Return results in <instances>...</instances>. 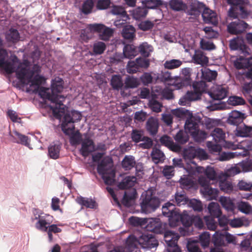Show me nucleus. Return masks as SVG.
<instances>
[{"label":"nucleus","instance_id":"1","mask_svg":"<svg viewBox=\"0 0 252 252\" xmlns=\"http://www.w3.org/2000/svg\"><path fill=\"white\" fill-rule=\"evenodd\" d=\"M14 64V70L11 74L15 72L16 78L22 85H29L34 88V91H37L40 85L45 82L44 77L39 74L41 72L39 65L34 64L31 68L28 62L25 61L22 63L19 59Z\"/></svg>","mask_w":252,"mask_h":252},{"label":"nucleus","instance_id":"2","mask_svg":"<svg viewBox=\"0 0 252 252\" xmlns=\"http://www.w3.org/2000/svg\"><path fill=\"white\" fill-rule=\"evenodd\" d=\"M146 228L148 231L156 234H164V240L167 252H181L177 245L180 235L167 230L168 224L162 222L158 218H151L146 222Z\"/></svg>","mask_w":252,"mask_h":252},{"label":"nucleus","instance_id":"3","mask_svg":"<svg viewBox=\"0 0 252 252\" xmlns=\"http://www.w3.org/2000/svg\"><path fill=\"white\" fill-rule=\"evenodd\" d=\"M81 117V113L75 110L65 112L62 117V129L66 135H70L69 142L72 146L79 144L82 141L81 134L78 130L74 131V123L80 121Z\"/></svg>","mask_w":252,"mask_h":252},{"label":"nucleus","instance_id":"4","mask_svg":"<svg viewBox=\"0 0 252 252\" xmlns=\"http://www.w3.org/2000/svg\"><path fill=\"white\" fill-rule=\"evenodd\" d=\"M37 91L38 94L43 99H48L52 103L50 105L54 117L61 120L62 117L66 112L67 107L63 104L66 97L63 95L53 94L49 88L40 87Z\"/></svg>","mask_w":252,"mask_h":252},{"label":"nucleus","instance_id":"5","mask_svg":"<svg viewBox=\"0 0 252 252\" xmlns=\"http://www.w3.org/2000/svg\"><path fill=\"white\" fill-rule=\"evenodd\" d=\"M141 199V210L146 214L153 212L159 207V199L150 191H146L143 193Z\"/></svg>","mask_w":252,"mask_h":252},{"label":"nucleus","instance_id":"6","mask_svg":"<svg viewBox=\"0 0 252 252\" xmlns=\"http://www.w3.org/2000/svg\"><path fill=\"white\" fill-rule=\"evenodd\" d=\"M53 220V217L52 216L42 213L37 209L33 210L32 221L34 223V226L37 230L44 232L47 231Z\"/></svg>","mask_w":252,"mask_h":252},{"label":"nucleus","instance_id":"7","mask_svg":"<svg viewBox=\"0 0 252 252\" xmlns=\"http://www.w3.org/2000/svg\"><path fill=\"white\" fill-rule=\"evenodd\" d=\"M3 42L0 37V67L2 68L6 74H10L13 71L14 63L18 61V57L15 55H12L10 60H6L8 53L6 50L2 48Z\"/></svg>","mask_w":252,"mask_h":252},{"label":"nucleus","instance_id":"8","mask_svg":"<svg viewBox=\"0 0 252 252\" xmlns=\"http://www.w3.org/2000/svg\"><path fill=\"white\" fill-rule=\"evenodd\" d=\"M198 182L201 186L200 191L206 200L217 199L219 192L218 189L211 187L210 183H207L204 177H199Z\"/></svg>","mask_w":252,"mask_h":252},{"label":"nucleus","instance_id":"9","mask_svg":"<svg viewBox=\"0 0 252 252\" xmlns=\"http://www.w3.org/2000/svg\"><path fill=\"white\" fill-rule=\"evenodd\" d=\"M248 27V24L244 21L236 19L227 25V30L231 34H238L245 32Z\"/></svg>","mask_w":252,"mask_h":252},{"label":"nucleus","instance_id":"10","mask_svg":"<svg viewBox=\"0 0 252 252\" xmlns=\"http://www.w3.org/2000/svg\"><path fill=\"white\" fill-rule=\"evenodd\" d=\"M227 90L222 85H215L208 92V94L214 100H220L227 97Z\"/></svg>","mask_w":252,"mask_h":252},{"label":"nucleus","instance_id":"11","mask_svg":"<svg viewBox=\"0 0 252 252\" xmlns=\"http://www.w3.org/2000/svg\"><path fill=\"white\" fill-rule=\"evenodd\" d=\"M90 28L92 30L99 33V38L102 40H108L113 33L112 29L107 28L102 24L91 25Z\"/></svg>","mask_w":252,"mask_h":252},{"label":"nucleus","instance_id":"12","mask_svg":"<svg viewBox=\"0 0 252 252\" xmlns=\"http://www.w3.org/2000/svg\"><path fill=\"white\" fill-rule=\"evenodd\" d=\"M201 123V119L198 116H191L189 119L186 120L185 125V128L186 130L192 135L197 129L199 128Z\"/></svg>","mask_w":252,"mask_h":252},{"label":"nucleus","instance_id":"13","mask_svg":"<svg viewBox=\"0 0 252 252\" xmlns=\"http://www.w3.org/2000/svg\"><path fill=\"white\" fill-rule=\"evenodd\" d=\"M13 134L14 135L12 134L10 132L9 133V135L13 142L24 145L30 149H32L30 145L31 140L28 136L16 130L13 131Z\"/></svg>","mask_w":252,"mask_h":252},{"label":"nucleus","instance_id":"14","mask_svg":"<svg viewBox=\"0 0 252 252\" xmlns=\"http://www.w3.org/2000/svg\"><path fill=\"white\" fill-rule=\"evenodd\" d=\"M95 151V146L93 140L88 137L82 140L80 152L83 157H87L90 153Z\"/></svg>","mask_w":252,"mask_h":252},{"label":"nucleus","instance_id":"15","mask_svg":"<svg viewBox=\"0 0 252 252\" xmlns=\"http://www.w3.org/2000/svg\"><path fill=\"white\" fill-rule=\"evenodd\" d=\"M119 182L117 185L120 189H125L134 186L136 179L133 176H127L121 175L118 179Z\"/></svg>","mask_w":252,"mask_h":252},{"label":"nucleus","instance_id":"16","mask_svg":"<svg viewBox=\"0 0 252 252\" xmlns=\"http://www.w3.org/2000/svg\"><path fill=\"white\" fill-rule=\"evenodd\" d=\"M206 8L203 2L194 0L190 3L189 8L186 12L188 15L197 16L202 13Z\"/></svg>","mask_w":252,"mask_h":252},{"label":"nucleus","instance_id":"17","mask_svg":"<svg viewBox=\"0 0 252 252\" xmlns=\"http://www.w3.org/2000/svg\"><path fill=\"white\" fill-rule=\"evenodd\" d=\"M229 48L232 50H240L244 54H249V49L244 44V40L240 38H234L230 40Z\"/></svg>","mask_w":252,"mask_h":252},{"label":"nucleus","instance_id":"18","mask_svg":"<svg viewBox=\"0 0 252 252\" xmlns=\"http://www.w3.org/2000/svg\"><path fill=\"white\" fill-rule=\"evenodd\" d=\"M245 114L238 111L234 110L229 113L227 123L231 125L239 126L243 122L245 119Z\"/></svg>","mask_w":252,"mask_h":252},{"label":"nucleus","instance_id":"19","mask_svg":"<svg viewBox=\"0 0 252 252\" xmlns=\"http://www.w3.org/2000/svg\"><path fill=\"white\" fill-rule=\"evenodd\" d=\"M202 17L204 22L206 24L216 25L218 23V17L217 13L208 8H206L202 13Z\"/></svg>","mask_w":252,"mask_h":252},{"label":"nucleus","instance_id":"20","mask_svg":"<svg viewBox=\"0 0 252 252\" xmlns=\"http://www.w3.org/2000/svg\"><path fill=\"white\" fill-rule=\"evenodd\" d=\"M113 166V160L109 157H105L98 163L97 171L99 174L106 173Z\"/></svg>","mask_w":252,"mask_h":252},{"label":"nucleus","instance_id":"21","mask_svg":"<svg viewBox=\"0 0 252 252\" xmlns=\"http://www.w3.org/2000/svg\"><path fill=\"white\" fill-rule=\"evenodd\" d=\"M159 141L161 145L165 146L173 152H179L181 150V146L175 143L172 139L166 135L161 136L159 139Z\"/></svg>","mask_w":252,"mask_h":252},{"label":"nucleus","instance_id":"22","mask_svg":"<svg viewBox=\"0 0 252 252\" xmlns=\"http://www.w3.org/2000/svg\"><path fill=\"white\" fill-rule=\"evenodd\" d=\"M208 211L210 214V216H213L216 218H218L219 223L220 225L224 226L226 224V222H221L220 217L221 215V212L220 209V206L218 203L211 202L208 207Z\"/></svg>","mask_w":252,"mask_h":252},{"label":"nucleus","instance_id":"23","mask_svg":"<svg viewBox=\"0 0 252 252\" xmlns=\"http://www.w3.org/2000/svg\"><path fill=\"white\" fill-rule=\"evenodd\" d=\"M196 157V147L188 146L184 149L183 157L187 164L191 163L193 165H196V162L193 161Z\"/></svg>","mask_w":252,"mask_h":252},{"label":"nucleus","instance_id":"24","mask_svg":"<svg viewBox=\"0 0 252 252\" xmlns=\"http://www.w3.org/2000/svg\"><path fill=\"white\" fill-rule=\"evenodd\" d=\"M235 134L242 137H251L252 136V126H248L243 123L236 127Z\"/></svg>","mask_w":252,"mask_h":252},{"label":"nucleus","instance_id":"25","mask_svg":"<svg viewBox=\"0 0 252 252\" xmlns=\"http://www.w3.org/2000/svg\"><path fill=\"white\" fill-rule=\"evenodd\" d=\"M198 241L197 240H191L189 239L187 244V248L189 252H200L198 248ZM210 252H223L222 250L218 248H212Z\"/></svg>","mask_w":252,"mask_h":252},{"label":"nucleus","instance_id":"26","mask_svg":"<svg viewBox=\"0 0 252 252\" xmlns=\"http://www.w3.org/2000/svg\"><path fill=\"white\" fill-rule=\"evenodd\" d=\"M64 81L59 77L53 79L51 84V90L53 94L61 93L63 89Z\"/></svg>","mask_w":252,"mask_h":252},{"label":"nucleus","instance_id":"27","mask_svg":"<svg viewBox=\"0 0 252 252\" xmlns=\"http://www.w3.org/2000/svg\"><path fill=\"white\" fill-rule=\"evenodd\" d=\"M6 40L8 42L15 43L19 41L20 39V33L18 30L10 28L5 33Z\"/></svg>","mask_w":252,"mask_h":252},{"label":"nucleus","instance_id":"28","mask_svg":"<svg viewBox=\"0 0 252 252\" xmlns=\"http://www.w3.org/2000/svg\"><path fill=\"white\" fill-rule=\"evenodd\" d=\"M169 5L170 8L175 11H184L186 12L188 9L187 4L182 0H170Z\"/></svg>","mask_w":252,"mask_h":252},{"label":"nucleus","instance_id":"29","mask_svg":"<svg viewBox=\"0 0 252 252\" xmlns=\"http://www.w3.org/2000/svg\"><path fill=\"white\" fill-rule=\"evenodd\" d=\"M135 30L132 26L126 25L123 29L122 35L125 39L131 41L135 37Z\"/></svg>","mask_w":252,"mask_h":252},{"label":"nucleus","instance_id":"30","mask_svg":"<svg viewBox=\"0 0 252 252\" xmlns=\"http://www.w3.org/2000/svg\"><path fill=\"white\" fill-rule=\"evenodd\" d=\"M193 63L201 65H206L208 63V58L200 50H195L192 57Z\"/></svg>","mask_w":252,"mask_h":252},{"label":"nucleus","instance_id":"31","mask_svg":"<svg viewBox=\"0 0 252 252\" xmlns=\"http://www.w3.org/2000/svg\"><path fill=\"white\" fill-rule=\"evenodd\" d=\"M211 135L216 143H223L225 141V133L220 128H214L212 131Z\"/></svg>","mask_w":252,"mask_h":252},{"label":"nucleus","instance_id":"32","mask_svg":"<svg viewBox=\"0 0 252 252\" xmlns=\"http://www.w3.org/2000/svg\"><path fill=\"white\" fill-rule=\"evenodd\" d=\"M61 145L58 143H52L48 147V156L54 159H58L60 157Z\"/></svg>","mask_w":252,"mask_h":252},{"label":"nucleus","instance_id":"33","mask_svg":"<svg viewBox=\"0 0 252 252\" xmlns=\"http://www.w3.org/2000/svg\"><path fill=\"white\" fill-rule=\"evenodd\" d=\"M136 195L137 193L135 189L125 191L123 198V203L126 206H131L132 202L134 200Z\"/></svg>","mask_w":252,"mask_h":252},{"label":"nucleus","instance_id":"34","mask_svg":"<svg viewBox=\"0 0 252 252\" xmlns=\"http://www.w3.org/2000/svg\"><path fill=\"white\" fill-rule=\"evenodd\" d=\"M158 124L157 120L151 117L146 123V128L152 135H156L158 132Z\"/></svg>","mask_w":252,"mask_h":252},{"label":"nucleus","instance_id":"35","mask_svg":"<svg viewBox=\"0 0 252 252\" xmlns=\"http://www.w3.org/2000/svg\"><path fill=\"white\" fill-rule=\"evenodd\" d=\"M174 199L178 206H185L188 204L189 200L184 190L176 192L174 195Z\"/></svg>","mask_w":252,"mask_h":252},{"label":"nucleus","instance_id":"36","mask_svg":"<svg viewBox=\"0 0 252 252\" xmlns=\"http://www.w3.org/2000/svg\"><path fill=\"white\" fill-rule=\"evenodd\" d=\"M220 202L222 206L228 212H232L235 208L233 200L229 197L221 196Z\"/></svg>","mask_w":252,"mask_h":252},{"label":"nucleus","instance_id":"37","mask_svg":"<svg viewBox=\"0 0 252 252\" xmlns=\"http://www.w3.org/2000/svg\"><path fill=\"white\" fill-rule=\"evenodd\" d=\"M174 139L179 145L186 143L189 139V136L187 132L184 130H180L174 136Z\"/></svg>","mask_w":252,"mask_h":252},{"label":"nucleus","instance_id":"38","mask_svg":"<svg viewBox=\"0 0 252 252\" xmlns=\"http://www.w3.org/2000/svg\"><path fill=\"white\" fill-rule=\"evenodd\" d=\"M151 155L153 161L156 163L162 162L165 159L163 152L156 146L153 148Z\"/></svg>","mask_w":252,"mask_h":252},{"label":"nucleus","instance_id":"39","mask_svg":"<svg viewBox=\"0 0 252 252\" xmlns=\"http://www.w3.org/2000/svg\"><path fill=\"white\" fill-rule=\"evenodd\" d=\"M136 164L133 156H126L122 161V166L125 170H129L133 168Z\"/></svg>","mask_w":252,"mask_h":252},{"label":"nucleus","instance_id":"40","mask_svg":"<svg viewBox=\"0 0 252 252\" xmlns=\"http://www.w3.org/2000/svg\"><path fill=\"white\" fill-rule=\"evenodd\" d=\"M137 54L136 48L132 45H126L123 49L124 58L131 59Z\"/></svg>","mask_w":252,"mask_h":252},{"label":"nucleus","instance_id":"41","mask_svg":"<svg viewBox=\"0 0 252 252\" xmlns=\"http://www.w3.org/2000/svg\"><path fill=\"white\" fill-rule=\"evenodd\" d=\"M138 245L139 237L137 238L134 235H129L126 241V248L130 252L136 248Z\"/></svg>","mask_w":252,"mask_h":252},{"label":"nucleus","instance_id":"42","mask_svg":"<svg viewBox=\"0 0 252 252\" xmlns=\"http://www.w3.org/2000/svg\"><path fill=\"white\" fill-rule=\"evenodd\" d=\"M217 75L218 73L216 70H211L208 68L202 69V78L207 82L215 80Z\"/></svg>","mask_w":252,"mask_h":252},{"label":"nucleus","instance_id":"43","mask_svg":"<svg viewBox=\"0 0 252 252\" xmlns=\"http://www.w3.org/2000/svg\"><path fill=\"white\" fill-rule=\"evenodd\" d=\"M227 2L231 6L236 8L237 10L239 9L242 17H245L248 15V13L243 5L244 0H227Z\"/></svg>","mask_w":252,"mask_h":252},{"label":"nucleus","instance_id":"44","mask_svg":"<svg viewBox=\"0 0 252 252\" xmlns=\"http://www.w3.org/2000/svg\"><path fill=\"white\" fill-rule=\"evenodd\" d=\"M204 174L205 175L204 178L207 181V183H210L211 181H212V184L214 183L217 178V175L214 168L209 166L205 169ZM200 177H204V176H200Z\"/></svg>","mask_w":252,"mask_h":252},{"label":"nucleus","instance_id":"45","mask_svg":"<svg viewBox=\"0 0 252 252\" xmlns=\"http://www.w3.org/2000/svg\"><path fill=\"white\" fill-rule=\"evenodd\" d=\"M138 50L141 55L146 58L150 56L153 51V48L147 42H143L139 46Z\"/></svg>","mask_w":252,"mask_h":252},{"label":"nucleus","instance_id":"46","mask_svg":"<svg viewBox=\"0 0 252 252\" xmlns=\"http://www.w3.org/2000/svg\"><path fill=\"white\" fill-rule=\"evenodd\" d=\"M166 217L168 218L169 224L171 227H175L180 223L181 215L177 211L173 212Z\"/></svg>","mask_w":252,"mask_h":252},{"label":"nucleus","instance_id":"47","mask_svg":"<svg viewBox=\"0 0 252 252\" xmlns=\"http://www.w3.org/2000/svg\"><path fill=\"white\" fill-rule=\"evenodd\" d=\"M110 84L114 90H119L123 86L122 77L120 75H113L112 77Z\"/></svg>","mask_w":252,"mask_h":252},{"label":"nucleus","instance_id":"48","mask_svg":"<svg viewBox=\"0 0 252 252\" xmlns=\"http://www.w3.org/2000/svg\"><path fill=\"white\" fill-rule=\"evenodd\" d=\"M219 185L220 189L225 193H229L233 190V186L232 183L228 180H220L219 181Z\"/></svg>","mask_w":252,"mask_h":252},{"label":"nucleus","instance_id":"49","mask_svg":"<svg viewBox=\"0 0 252 252\" xmlns=\"http://www.w3.org/2000/svg\"><path fill=\"white\" fill-rule=\"evenodd\" d=\"M142 5L148 9H155L163 4L161 0H143L142 1Z\"/></svg>","mask_w":252,"mask_h":252},{"label":"nucleus","instance_id":"50","mask_svg":"<svg viewBox=\"0 0 252 252\" xmlns=\"http://www.w3.org/2000/svg\"><path fill=\"white\" fill-rule=\"evenodd\" d=\"M195 141L201 142L204 141L208 136V134L203 130L199 128L196 130V131L191 135Z\"/></svg>","mask_w":252,"mask_h":252},{"label":"nucleus","instance_id":"51","mask_svg":"<svg viewBox=\"0 0 252 252\" xmlns=\"http://www.w3.org/2000/svg\"><path fill=\"white\" fill-rule=\"evenodd\" d=\"M78 203L81 205L91 209L94 208L96 203L95 201L91 198L82 196L78 198Z\"/></svg>","mask_w":252,"mask_h":252},{"label":"nucleus","instance_id":"52","mask_svg":"<svg viewBox=\"0 0 252 252\" xmlns=\"http://www.w3.org/2000/svg\"><path fill=\"white\" fill-rule=\"evenodd\" d=\"M148 13V10L146 7L142 5V7H138L133 12V16L136 20H139L144 17Z\"/></svg>","mask_w":252,"mask_h":252},{"label":"nucleus","instance_id":"53","mask_svg":"<svg viewBox=\"0 0 252 252\" xmlns=\"http://www.w3.org/2000/svg\"><path fill=\"white\" fill-rule=\"evenodd\" d=\"M180 222H181L184 226L188 227L191 225L192 220L187 211L184 210L182 214H180Z\"/></svg>","mask_w":252,"mask_h":252},{"label":"nucleus","instance_id":"54","mask_svg":"<svg viewBox=\"0 0 252 252\" xmlns=\"http://www.w3.org/2000/svg\"><path fill=\"white\" fill-rule=\"evenodd\" d=\"M225 235L216 232L213 237V242L216 247L222 246L225 245Z\"/></svg>","mask_w":252,"mask_h":252},{"label":"nucleus","instance_id":"55","mask_svg":"<svg viewBox=\"0 0 252 252\" xmlns=\"http://www.w3.org/2000/svg\"><path fill=\"white\" fill-rule=\"evenodd\" d=\"M140 84L139 80L135 77L128 76L125 80V87L126 88H135Z\"/></svg>","mask_w":252,"mask_h":252},{"label":"nucleus","instance_id":"56","mask_svg":"<svg viewBox=\"0 0 252 252\" xmlns=\"http://www.w3.org/2000/svg\"><path fill=\"white\" fill-rule=\"evenodd\" d=\"M188 206L191 207L194 211L201 212L203 210V206L201 202L197 199L193 198L189 200Z\"/></svg>","mask_w":252,"mask_h":252},{"label":"nucleus","instance_id":"57","mask_svg":"<svg viewBox=\"0 0 252 252\" xmlns=\"http://www.w3.org/2000/svg\"><path fill=\"white\" fill-rule=\"evenodd\" d=\"M175 206L172 203L167 202L163 205L162 208V213L164 216L167 217L173 212H175Z\"/></svg>","mask_w":252,"mask_h":252},{"label":"nucleus","instance_id":"58","mask_svg":"<svg viewBox=\"0 0 252 252\" xmlns=\"http://www.w3.org/2000/svg\"><path fill=\"white\" fill-rule=\"evenodd\" d=\"M106 49L105 44L101 41H97L93 45V52L95 55L102 54Z\"/></svg>","mask_w":252,"mask_h":252},{"label":"nucleus","instance_id":"59","mask_svg":"<svg viewBox=\"0 0 252 252\" xmlns=\"http://www.w3.org/2000/svg\"><path fill=\"white\" fill-rule=\"evenodd\" d=\"M144 131L141 130L133 129L131 134V138L135 143H138L144 138Z\"/></svg>","mask_w":252,"mask_h":252},{"label":"nucleus","instance_id":"60","mask_svg":"<svg viewBox=\"0 0 252 252\" xmlns=\"http://www.w3.org/2000/svg\"><path fill=\"white\" fill-rule=\"evenodd\" d=\"M206 84L204 81H197L193 83L192 87L193 91L196 93L199 94L200 95L206 89Z\"/></svg>","mask_w":252,"mask_h":252},{"label":"nucleus","instance_id":"61","mask_svg":"<svg viewBox=\"0 0 252 252\" xmlns=\"http://www.w3.org/2000/svg\"><path fill=\"white\" fill-rule=\"evenodd\" d=\"M181 64L182 62L180 60L172 59L166 61L164 63V66L165 68L172 69L179 67Z\"/></svg>","mask_w":252,"mask_h":252},{"label":"nucleus","instance_id":"62","mask_svg":"<svg viewBox=\"0 0 252 252\" xmlns=\"http://www.w3.org/2000/svg\"><path fill=\"white\" fill-rule=\"evenodd\" d=\"M111 13L115 15H120L121 18H127L126 11L121 6L113 5L111 10Z\"/></svg>","mask_w":252,"mask_h":252},{"label":"nucleus","instance_id":"63","mask_svg":"<svg viewBox=\"0 0 252 252\" xmlns=\"http://www.w3.org/2000/svg\"><path fill=\"white\" fill-rule=\"evenodd\" d=\"M236 66L237 68H249L252 70V56L249 58L246 59L241 62H238L236 63Z\"/></svg>","mask_w":252,"mask_h":252},{"label":"nucleus","instance_id":"64","mask_svg":"<svg viewBox=\"0 0 252 252\" xmlns=\"http://www.w3.org/2000/svg\"><path fill=\"white\" fill-rule=\"evenodd\" d=\"M238 208L240 211L246 214H249L252 212V207L248 202L241 201L238 203Z\"/></svg>","mask_w":252,"mask_h":252}]
</instances>
